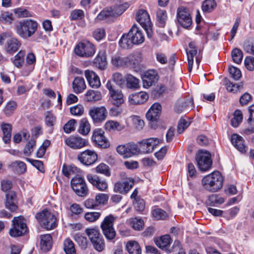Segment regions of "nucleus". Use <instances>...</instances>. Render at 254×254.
<instances>
[{"instance_id":"1","label":"nucleus","mask_w":254,"mask_h":254,"mask_svg":"<svg viewBox=\"0 0 254 254\" xmlns=\"http://www.w3.org/2000/svg\"><path fill=\"white\" fill-rule=\"evenodd\" d=\"M223 179L218 171H214L203 178L201 183L203 188L211 192H216L223 186Z\"/></svg>"},{"instance_id":"2","label":"nucleus","mask_w":254,"mask_h":254,"mask_svg":"<svg viewBox=\"0 0 254 254\" xmlns=\"http://www.w3.org/2000/svg\"><path fill=\"white\" fill-rule=\"evenodd\" d=\"M37 23L31 19H24L19 21L15 26L16 33L23 39L31 37L37 30Z\"/></svg>"},{"instance_id":"3","label":"nucleus","mask_w":254,"mask_h":254,"mask_svg":"<svg viewBox=\"0 0 254 254\" xmlns=\"http://www.w3.org/2000/svg\"><path fill=\"white\" fill-rule=\"evenodd\" d=\"M36 218L40 225L47 230L53 229L57 225L56 216L47 209L37 213Z\"/></svg>"},{"instance_id":"4","label":"nucleus","mask_w":254,"mask_h":254,"mask_svg":"<svg viewBox=\"0 0 254 254\" xmlns=\"http://www.w3.org/2000/svg\"><path fill=\"white\" fill-rule=\"evenodd\" d=\"M117 218L112 214L106 216L101 223V228L106 238L109 241L113 240L116 235L113 227Z\"/></svg>"},{"instance_id":"5","label":"nucleus","mask_w":254,"mask_h":254,"mask_svg":"<svg viewBox=\"0 0 254 254\" xmlns=\"http://www.w3.org/2000/svg\"><path fill=\"white\" fill-rule=\"evenodd\" d=\"M128 3H125L113 7H108L102 10L97 15L96 19L102 20L110 17H117L121 15L128 7Z\"/></svg>"},{"instance_id":"6","label":"nucleus","mask_w":254,"mask_h":254,"mask_svg":"<svg viewBox=\"0 0 254 254\" xmlns=\"http://www.w3.org/2000/svg\"><path fill=\"white\" fill-rule=\"evenodd\" d=\"M27 231L25 220L22 216L15 217L12 220V226L9 231V235L13 237H20Z\"/></svg>"},{"instance_id":"7","label":"nucleus","mask_w":254,"mask_h":254,"mask_svg":"<svg viewBox=\"0 0 254 254\" xmlns=\"http://www.w3.org/2000/svg\"><path fill=\"white\" fill-rule=\"evenodd\" d=\"M75 54L82 58L92 57L95 53V48L93 44L88 41H84L78 43L75 48Z\"/></svg>"},{"instance_id":"8","label":"nucleus","mask_w":254,"mask_h":254,"mask_svg":"<svg viewBox=\"0 0 254 254\" xmlns=\"http://www.w3.org/2000/svg\"><path fill=\"white\" fill-rule=\"evenodd\" d=\"M71 186L75 193L79 196L87 195L88 189L84 180L79 176H74L71 180Z\"/></svg>"},{"instance_id":"9","label":"nucleus","mask_w":254,"mask_h":254,"mask_svg":"<svg viewBox=\"0 0 254 254\" xmlns=\"http://www.w3.org/2000/svg\"><path fill=\"white\" fill-rule=\"evenodd\" d=\"M198 167L201 171H206L210 168L212 160L210 154L206 151H199L196 157Z\"/></svg>"},{"instance_id":"10","label":"nucleus","mask_w":254,"mask_h":254,"mask_svg":"<svg viewBox=\"0 0 254 254\" xmlns=\"http://www.w3.org/2000/svg\"><path fill=\"white\" fill-rule=\"evenodd\" d=\"M136 20L146 31L148 37L151 35V22L147 11L144 9H139L136 14Z\"/></svg>"},{"instance_id":"11","label":"nucleus","mask_w":254,"mask_h":254,"mask_svg":"<svg viewBox=\"0 0 254 254\" xmlns=\"http://www.w3.org/2000/svg\"><path fill=\"white\" fill-rule=\"evenodd\" d=\"M88 114L94 123H100L106 119L108 112L104 106L92 107Z\"/></svg>"},{"instance_id":"12","label":"nucleus","mask_w":254,"mask_h":254,"mask_svg":"<svg viewBox=\"0 0 254 254\" xmlns=\"http://www.w3.org/2000/svg\"><path fill=\"white\" fill-rule=\"evenodd\" d=\"M177 18L179 23L185 28H189L191 25V17L188 9L180 6L177 9Z\"/></svg>"},{"instance_id":"13","label":"nucleus","mask_w":254,"mask_h":254,"mask_svg":"<svg viewBox=\"0 0 254 254\" xmlns=\"http://www.w3.org/2000/svg\"><path fill=\"white\" fill-rule=\"evenodd\" d=\"M162 142V139L154 137L149 138L140 141L139 142V144L141 153H149L153 152L156 146Z\"/></svg>"},{"instance_id":"14","label":"nucleus","mask_w":254,"mask_h":254,"mask_svg":"<svg viewBox=\"0 0 254 254\" xmlns=\"http://www.w3.org/2000/svg\"><path fill=\"white\" fill-rule=\"evenodd\" d=\"M106 88L109 91V95L114 105L119 106L124 102V95L122 92L121 90L116 89L110 81H107Z\"/></svg>"},{"instance_id":"15","label":"nucleus","mask_w":254,"mask_h":254,"mask_svg":"<svg viewBox=\"0 0 254 254\" xmlns=\"http://www.w3.org/2000/svg\"><path fill=\"white\" fill-rule=\"evenodd\" d=\"M65 144L73 149H80L88 144L87 139L78 135H71L64 140Z\"/></svg>"},{"instance_id":"16","label":"nucleus","mask_w":254,"mask_h":254,"mask_svg":"<svg viewBox=\"0 0 254 254\" xmlns=\"http://www.w3.org/2000/svg\"><path fill=\"white\" fill-rule=\"evenodd\" d=\"M97 154L91 150L87 149L79 153L77 159L81 163L86 166L93 164L97 160Z\"/></svg>"},{"instance_id":"17","label":"nucleus","mask_w":254,"mask_h":254,"mask_svg":"<svg viewBox=\"0 0 254 254\" xmlns=\"http://www.w3.org/2000/svg\"><path fill=\"white\" fill-rule=\"evenodd\" d=\"M104 131L101 128L95 129L93 132L92 139L98 146L106 148L109 146V142L104 136Z\"/></svg>"},{"instance_id":"18","label":"nucleus","mask_w":254,"mask_h":254,"mask_svg":"<svg viewBox=\"0 0 254 254\" xmlns=\"http://www.w3.org/2000/svg\"><path fill=\"white\" fill-rule=\"evenodd\" d=\"M158 80L157 72L154 70H148L144 73L142 77L143 87L149 88Z\"/></svg>"},{"instance_id":"19","label":"nucleus","mask_w":254,"mask_h":254,"mask_svg":"<svg viewBox=\"0 0 254 254\" xmlns=\"http://www.w3.org/2000/svg\"><path fill=\"white\" fill-rule=\"evenodd\" d=\"M133 185L134 181L133 179H127L123 182H118L115 183L114 190L116 192L126 194L132 188Z\"/></svg>"},{"instance_id":"20","label":"nucleus","mask_w":254,"mask_h":254,"mask_svg":"<svg viewBox=\"0 0 254 254\" xmlns=\"http://www.w3.org/2000/svg\"><path fill=\"white\" fill-rule=\"evenodd\" d=\"M21 45V42L15 38H10L6 40L3 45V50L7 54L13 55L18 50Z\"/></svg>"},{"instance_id":"21","label":"nucleus","mask_w":254,"mask_h":254,"mask_svg":"<svg viewBox=\"0 0 254 254\" xmlns=\"http://www.w3.org/2000/svg\"><path fill=\"white\" fill-rule=\"evenodd\" d=\"M148 98L149 95L147 92L140 91L129 95L128 101L130 104L139 105L146 102Z\"/></svg>"},{"instance_id":"22","label":"nucleus","mask_w":254,"mask_h":254,"mask_svg":"<svg viewBox=\"0 0 254 254\" xmlns=\"http://www.w3.org/2000/svg\"><path fill=\"white\" fill-rule=\"evenodd\" d=\"M87 179L94 187L100 191H105L108 188L107 183L96 175L88 174Z\"/></svg>"},{"instance_id":"23","label":"nucleus","mask_w":254,"mask_h":254,"mask_svg":"<svg viewBox=\"0 0 254 254\" xmlns=\"http://www.w3.org/2000/svg\"><path fill=\"white\" fill-rule=\"evenodd\" d=\"M129 36L131 37L135 45H139L144 41V36L142 31L135 25L129 31Z\"/></svg>"},{"instance_id":"24","label":"nucleus","mask_w":254,"mask_h":254,"mask_svg":"<svg viewBox=\"0 0 254 254\" xmlns=\"http://www.w3.org/2000/svg\"><path fill=\"white\" fill-rule=\"evenodd\" d=\"M85 76L89 85L92 88H97L101 85V82L99 76L97 74L91 70H86Z\"/></svg>"},{"instance_id":"25","label":"nucleus","mask_w":254,"mask_h":254,"mask_svg":"<svg viewBox=\"0 0 254 254\" xmlns=\"http://www.w3.org/2000/svg\"><path fill=\"white\" fill-rule=\"evenodd\" d=\"M161 105L158 103H154L146 113L147 120L151 121H156L161 112Z\"/></svg>"},{"instance_id":"26","label":"nucleus","mask_w":254,"mask_h":254,"mask_svg":"<svg viewBox=\"0 0 254 254\" xmlns=\"http://www.w3.org/2000/svg\"><path fill=\"white\" fill-rule=\"evenodd\" d=\"M5 205L11 211H15L17 209L16 195L14 191H10L6 193Z\"/></svg>"},{"instance_id":"27","label":"nucleus","mask_w":254,"mask_h":254,"mask_svg":"<svg viewBox=\"0 0 254 254\" xmlns=\"http://www.w3.org/2000/svg\"><path fill=\"white\" fill-rule=\"evenodd\" d=\"M127 89L137 90L140 88V80L131 74L126 75L125 86Z\"/></svg>"},{"instance_id":"28","label":"nucleus","mask_w":254,"mask_h":254,"mask_svg":"<svg viewBox=\"0 0 254 254\" xmlns=\"http://www.w3.org/2000/svg\"><path fill=\"white\" fill-rule=\"evenodd\" d=\"M127 65L136 67L141 64L142 61V54L139 52L132 53L126 57Z\"/></svg>"},{"instance_id":"29","label":"nucleus","mask_w":254,"mask_h":254,"mask_svg":"<svg viewBox=\"0 0 254 254\" xmlns=\"http://www.w3.org/2000/svg\"><path fill=\"white\" fill-rule=\"evenodd\" d=\"M249 118L248 120L250 126L246 128L243 132L246 135L254 133V105L249 107Z\"/></svg>"},{"instance_id":"30","label":"nucleus","mask_w":254,"mask_h":254,"mask_svg":"<svg viewBox=\"0 0 254 254\" xmlns=\"http://www.w3.org/2000/svg\"><path fill=\"white\" fill-rule=\"evenodd\" d=\"M102 98L101 92L97 90H88L84 95V100L87 102H95Z\"/></svg>"},{"instance_id":"31","label":"nucleus","mask_w":254,"mask_h":254,"mask_svg":"<svg viewBox=\"0 0 254 254\" xmlns=\"http://www.w3.org/2000/svg\"><path fill=\"white\" fill-rule=\"evenodd\" d=\"M244 140L242 137L237 134H233L231 136V142L233 145L240 152H246V146L244 143Z\"/></svg>"},{"instance_id":"32","label":"nucleus","mask_w":254,"mask_h":254,"mask_svg":"<svg viewBox=\"0 0 254 254\" xmlns=\"http://www.w3.org/2000/svg\"><path fill=\"white\" fill-rule=\"evenodd\" d=\"M86 87L84 79L82 77H75L72 82V88L73 91L76 94L82 92Z\"/></svg>"},{"instance_id":"33","label":"nucleus","mask_w":254,"mask_h":254,"mask_svg":"<svg viewBox=\"0 0 254 254\" xmlns=\"http://www.w3.org/2000/svg\"><path fill=\"white\" fill-rule=\"evenodd\" d=\"M9 166L14 173L17 174L24 173L27 169L26 164L21 161L12 162Z\"/></svg>"},{"instance_id":"34","label":"nucleus","mask_w":254,"mask_h":254,"mask_svg":"<svg viewBox=\"0 0 254 254\" xmlns=\"http://www.w3.org/2000/svg\"><path fill=\"white\" fill-rule=\"evenodd\" d=\"M1 129L2 131L3 142L7 144L11 140L12 126L10 124L2 123L1 124Z\"/></svg>"},{"instance_id":"35","label":"nucleus","mask_w":254,"mask_h":254,"mask_svg":"<svg viewBox=\"0 0 254 254\" xmlns=\"http://www.w3.org/2000/svg\"><path fill=\"white\" fill-rule=\"evenodd\" d=\"M197 53V49H190L189 50H187L188 61V69L190 72L191 71L192 69L194 58H195V61L197 64H198L200 62V59L196 56Z\"/></svg>"},{"instance_id":"36","label":"nucleus","mask_w":254,"mask_h":254,"mask_svg":"<svg viewBox=\"0 0 254 254\" xmlns=\"http://www.w3.org/2000/svg\"><path fill=\"white\" fill-rule=\"evenodd\" d=\"M52 237L50 234L41 236L40 247L42 250L47 252L52 247Z\"/></svg>"},{"instance_id":"37","label":"nucleus","mask_w":254,"mask_h":254,"mask_svg":"<svg viewBox=\"0 0 254 254\" xmlns=\"http://www.w3.org/2000/svg\"><path fill=\"white\" fill-rule=\"evenodd\" d=\"M193 107V100L192 99L190 98L182 102L181 103H178L175 106V111L177 113H180L183 111L188 110L190 109H192Z\"/></svg>"},{"instance_id":"38","label":"nucleus","mask_w":254,"mask_h":254,"mask_svg":"<svg viewBox=\"0 0 254 254\" xmlns=\"http://www.w3.org/2000/svg\"><path fill=\"white\" fill-rule=\"evenodd\" d=\"M104 128L109 131H121L125 128L123 125L114 121H108L104 125Z\"/></svg>"},{"instance_id":"39","label":"nucleus","mask_w":254,"mask_h":254,"mask_svg":"<svg viewBox=\"0 0 254 254\" xmlns=\"http://www.w3.org/2000/svg\"><path fill=\"white\" fill-rule=\"evenodd\" d=\"M126 249L129 254H141V248L135 241L128 242L126 245Z\"/></svg>"},{"instance_id":"40","label":"nucleus","mask_w":254,"mask_h":254,"mask_svg":"<svg viewBox=\"0 0 254 254\" xmlns=\"http://www.w3.org/2000/svg\"><path fill=\"white\" fill-rule=\"evenodd\" d=\"M80 170L77 168L74 165H70L66 166L64 165L62 168V172L64 175L68 178L71 177L72 176L75 175L77 176L76 175L79 173Z\"/></svg>"},{"instance_id":"41","label":"nucleus","mask_w":254,"mask_h":254,"mask_svg":"<svg viewBox=\"0 0 254 254\" xmlns=\"http://www.w3.org/2000/svg\"><path fill=\"white\" fill-rule=\"evenodd\" d=\"M25 51L24 50L19 51L14 57L11 59L13 64L17 67H21L24 62Z\"/></svg>"},{"instance_id":"42","label":"nucleus","mask_w":254,"mask_h":254,"mask_svg":"<svg viewBox=\"0 0 254 254\" xmlns=\"http://www.w3.org/2000/svg\"><path fill=\"white\" fill-rule=\"evenodd\" d=\"M119 45L123 49H129L132 47L134 44L131 37L129 36V32L122 35L119 41Z\"/></svg>"},{"instance_id":"43","label":"nucleus","mask_w":254,"mask_h":254,"mask_svg":"<svg viewBox=\"0 0 254 254\" xmlns=\"http://www.w3.org/2000/svg\"><path fill=\"white\" fill-rule=\"evenodd\" d=\"M17 103L14 101L8 102L3 109L4 115L7 117L11 116L17 109Z\"/></svg>"},{"instance_id":"44","label":"nucleus","mask_w":254,"mask_h":254,"mask_svg":"<svg viewBox=\"0 0 254 254\" xmlns=\"http://www.w3.org/2000/svg\"><path fill=\"white\" fill-rule=\"evenodd\" d=\"M90 131V125L86 118L80 120L78 132L82 135H87Z\"/></svg>"},{"instance_id":"45","label":"nucleus","mask_w":254,"mask_h":254,"mask_svg":"<svg viewBox=\"0 0 254 254\" xmlns=\"http://www.w3.org/2000/svg\"><path fill=\"white\" fill-rule=\"evenodd\" d=\"M64 250L66 254H76L73 242L70 239H66L64 242Z\"/></svg>"},{"instance_id":"46","label":"nucleus","mask_w":254,"mask_h":254,"mask_svg":"<svg viewBox=\"0 0 254 254\" xmlns=\"http://www.w3.org/2000/svg\"><path fill=\"white\" fill-rule=\"evenodd\" d=\"M156 245L160 248L167 247L171 243V238L169 235H165L157 239L155 241Z\"/></svg>"},{"instance_id":"47","label":"nucleus","mask_w":254,"mask_h":254,"mask_svg":"<svg viewBox=\"0 0 254 254\" xmlns=\"http://www.w3.org/2000/svg\"><path fill=\"white\" fill-rule=\"evenodd\" d=\"M94 64L98 68L103 69L106 65V59L105 54L99 52L98 56L94 59Z\"/></svg>"},{"instance_id":"48","label":"nucleus","mask_w":254,"mask_h":254,"mask_svg":"<svg viewBox=\"0 0 254 254\" xmlns=\"http://www.w3.org/2000/svg\"><path fill=\"white\" fill-rule=\"evenodd\" d=\"M85 232L88 236L91 242L97 240L100 237H102L99 230L95 228L86 229Z\"/></svg>"},{"instance_id":"49","label":"nucleus","mask_w":254,"mask_h":254,"mask_svg":"<svg viewBox=\"0 0 254 254\" xmlns=\"http://www.w3.org/2000/svg\"><path fill=\"white\" fill-rule=\"evenodd\" d=\"M112 79L120 87L123 88L125 86L126 75L124 76L121 73L116 72L113 74Z\"/></svg>"},{"instance_id":"50","label":"nucleus","mask_w":254,"mask_h":254,"mask_svg":"<svg viewBox=\"0 0 254 254\" xmlns=\"http://www.w3.org/2000/svg\"><path fill=\"white\" fill-rule=\"evenodd\" d=\"M216 6L214 0H205L202 4V9L204 12H210Z\"/></svg>"},{"instance_id":"51","label":"nucleus","mask_w":254,"mask_h":254,"mask_svg":"<svg viewBox=\"0 0 254 254\" xmlns=\"http://www.w3.org/2000/svg\"><path fill=\"white\" fill-rule=\"evenodd\" d=\"M112 64L117 67L127 65L126 57L123 58L120 55H115L112 58Z\"/></svg>"},{"instance_id":"52","label":"nucleus","mask_w":254,"mask_h":254,"mask_svg":"<svg viewBox=\"0 0 254 254\" xmlns=\"http://www.w3.org/2000/svg\"><path fill=\"white\" fill-rule=\"evenodd\" d=\"M243 49L248 54L254 55V40L252 38L246 40L244 43Z\"/></svg>"},{"instance_id":"53","label":"nucleus","mask_w":254,"mask_h":254,"mask_svg":"<svg viewBox=\"0 0 254 254\" xmlns=\"http://www.w3.org/2000/svg\"><path fill=\"white\" fill-rule=\"evenodd\" d=\"M156 16L159 26L164 27L167 18L165 10L159 9L157 11Z\"/></svg>"},{"instance_id":"54","label":"nucleus","mask_w":254,"mask_h":254,"mask_svg":"<svg viewBox=\"0 0 254 254\" xmlns=\"http://www.w3.org/2000/svg\"><path fill=\"white\" fill-rule=\"evenodd\" d=\"M233 61L236 64H240L241 63L243 55L242 51L238 49L235 48L233 50L231 53Z\"/></svg>"},{"instance_id":"55","label":"nucleus","mask_w":254,"mask_h":254,"mask_svg":"<svg viewBox=\"0 0 254 254\" xmlns=\"http://www.w3.org/2000/svg\"><path fill=\"white\" fill-rule=\"evenodd\" d=\"M152 214L156 220H164L168 217L166 212L160 208L154 209L152 212Z\"/></svg>"},{"instance_id":"56","label":"nucleus","mask_w":254,"mask_h":254,"mask_svg":"<svg viewBox=\"0 0 254 254\" xmlns=\"http://www.w3.org/2000/svg\"><path fill=\"white\" fill-rule=\"evenodd\" d=\"M242 120L243 115L241 111H235L234 114V117L231 121L232 126L234 127H237L240 123L242 121Z\"/></svg>"},{"instance_id":"57","label":"nucleus","mask_w":254,"mask_h":254,"mask_svg":"<svg viewBox=\"0 0 254 254\" xmlns=\"http://www.w3.org/2000/svg\"><path fill=\"white\" fill-rule=\"evenodd\" d=\"M91 243L93 248L99 252H102L105 249V244L103 237L92 242Z\"/></svg>"},{"instance_id":"58","label":"nucleus","mask_w":254,"mask_h":254,"mask_svg":"<svg viewBox=\"0 0 254 254\" xmlns=\"http://www.w3.org/2000/svg\"><path fill=\"white\" fill-rule=\"evenodd\" d=\"M84 112V107L81 104H77L70 108V112L73 116H81Z\"/></svg>"},{"instance_id":"59","label":"nucleus","mask_w":254,"mask_h":254,"mask_svg":"<svg viewBox=\"0 0 254 254\" xmlns=\"http://www.w3.org/2000/svg\"><path fill=\"white\" fill-rule=\"evenodd\" d=\"M35 139L32 138L26 144L23 150V153L26 156H30L33 151V147L35 146Z\"/></svg>"},{"instance_id":"60","label":"nucleus","mask_w":254,"mask_h":254,"mask_svg":"<svg viewBox=\"0 0 254 254\" xmlns=\"http://www.w3.org/2000/svg\"><path fill=\"white\" fill-rule=\"evenodd\" d=\"M133 124L135 128L140 130L143 128L144 126V123L140 117L137 116H132L131 117Z\"/></svg>"},{"instance_id":"61","label":"nucleus","mask_w":254,"mask_h":254,"mask_svg":"<svg viewBox=\"0 0 254 254\" xmlns=\"http://www.w3.org/2000/svg\"><path fill=\"white\" fill-rule=\"evenodd\" d=\"M75 241L82 249H85L88 246L87 238L79 234H76L74 237Z\"/></svg>"},{"instance_id":"62","label":"nucleus","mask_w":254,"mask_h":254,"mask_svg":"<svg viewBox=\"0 0 254 254\" xmlns=\"http://www.w3.org/2000/svg\"><path fill=\"white\" fill-rule=\"evenodd\" d=\"M96 172L98 173L104 174L108 177L111 175L109 167L104 163H101L96 167Z\"/></svg>"},{"instance_id":"63","label":"nucleus","mask_w":254,"mask_h":254,"mask_svg":"<svg viewBox=\"0 0 254 254\" xmlns=\"http://www.w3.org/2000/svg\"><path fill=\"white\" fill-rule=\"evenodd\" d=\"M100 216L101 213L98 212H87L84 215V218L90 222H93L98 220Z\"/></svg>"},{"instance_id":"64","label":"nucleus","mask_w":254,"mask_h":254,"mask_svg":"<svg viewBox=\"0 0 254 254\" xmlns=\"http://www.w3.org/2000/svg\"><path fill=\"white\" fill-rule=\"evenodd\" d=\"M84 17V12L81 9L72 10L70 14V18L72 20H80Z\"/></svg>"}]
</instances>
